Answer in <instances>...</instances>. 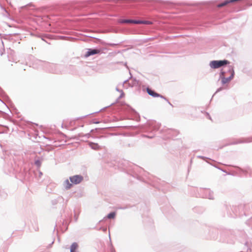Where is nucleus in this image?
Masks as SVG:
<instances>
[{
  "label": "nucleus",
  "instance_id": "nucleus-1",
  "mask_svg": "<svg viewBox=\"0 0 252 252\" xmlns=\"http://www.w3.org/2000/svg\"><path fill=\"white\" fill-rule=\"evenodd\" d=\"M228 71L231 74L229 77H225L224 74H225V71H224L223 69H221L220 70V77L221 79V84L224 85L227 82L230 81L233 78L235 75V72L234 70L233 66L232 65H228Z\"/></svg>",
  "mask_w": 252,
  "mask_h": 252
},
{
  "label": "nucleus",
  "instance_id": "nucleus-2",
  "mask_svg": "<svg viewBox=\"0 0 252 252\" xmlns=\"http://www.w3.org/2000/svg\"><path fill=\"white\" fill-rule=\"evenodd\" d=\"M230 62L227 60H214L211 61L209 65L211 68L217 69L220 67H223L228 64Z\"/></svg>",
  "mask_w": 252,
  "mask_h": 252
},
{
  "label": "nucleus",
  "instance_id": "nucleus-3",
  "mask_svg": "<svg viewBox=\"0 0 252 252\" xmlns=\"http://www.w3.org/2000/svg\"><path fill=\"white\" fill-rule=\"evenodd\" d=\"M46 67H47V70L49 72L53 73H60L61 71L60 68L61 66L59 65L55 64L53 63H44Z\"/></svg>",
  "mask_w": 252,
  "mask_h": 252
},
{
  "label": "nucleus",
  "instance_id": "nucleus-4",
  "mask_svg": "<svg viewBox=\"0 0 252 252\" xmlns=\"http://www.w3.org/2000/svg\"><path fill=\"white\" fill-rule=\"evenodd\" d=\"M200 196L202 198L214 199V193L210 189H200Z\"/></svg>",
  "mask_w": 252,
  "mask_h": 252
},
{
  "label": "nucleus",
  "instance_id": "nucleus-5",
  "mask_svg": "<svg viewBox=\"0 0 252 252\" xmlns=\"http://www.w3.org/2000/svg\"><path fill=\"white\" fill-rule=\"evenodd\" d=\"M32 35L36 37L40 38L42 40L45 41L46 43L50 44L49 40L53 38L52 35L49 34H42L40 33H32Z\"/></svg>",
  "mask_w": 252,
  "mask_h": 252
},
{
  "label": "nucleus",
  "instance_id": "nucleus-6",
  "mask_svg": "<svg viewBox=\"0 0 252 252\" xmlns=\"http://www.w3.org/2000/svg\"><path fill=\"white\" fill-rule=\"evenodd\" d=\"M69 180L72 184L77 185L83 180V177L81 175H76L69 177Z\"/></svg>",
  "mask_w": 252,
  "mask_h": 252
},
{
  "label": "nucleus",
  "instance_id": "nucleus-7",
  "mask_svg": "<svg viewBox=\"0 0 252 252\" xmlns=\"http://www.w3.org/2000/svg\"><path fill=\"white\" fill-rule=\"evenodd\" d=\"M100 52V50L97 48H90L88 49L86 52L85 57L86 58L89 57L91 56L94 55L99 54Z\"/></svg>",
  "mask_w": 252,
  "mask_h": 252
},
{
  "label": "nucleus",
  "instance_id": "nucleus-8",
  "mask_svg": "<svg viewBox=\"0 0 252 252\" xmlns=\"http://www.w3.org/2000/svg\"><path fill=\"white\" fill-rule=\"evenodd\" d=\"M119 23L121 24H139V20H133V19H120L119 20Z\"/></svg>",
  "mask_w": 252,
  "mask_h": 252
},
{
  "label": "nucleus",
  "instance_id": "nucleus-9",
  "mask_svg": "<svg viewBox=\"0 0 252 252\" xmlns=\"http://www.w3.org/2000/svg\"><path fill=\"white\" fill-rule=\"evenodd\" d=\"M147 93L149 95L152 96L153 97H158L159 94L156 93L154 90L151 89L149 87L146 88Z\"/></svg>",
  "mask_w": 252,
  "mask_h": 252
},
{
  "label": "nucleus",
  "instance_id": "nucleus-10",
  "mask_svg": "<svg viewBox=\"0 0 252 252\" xmlns=\"http://www.w3.org/2000/svg\"><path fill=\"white\" fill-rule=\"evenodd\" d=\"M63 201V198L62 196H59L57 198L52 199L51 201V203L52 205L54 206L57 205L60 201Z\"/></svg>",
  "mask_w": 252,
  "mask_h": 252
},
{
  "label": "nucleus",
  "instance_id": "nucleus-11",
  "mask_svg": "<svg viewBox=\"0 0 252 252\" xmlns=\"http://www.w3.org/2000/svg\"><path fill=\"white\" fill-rule=\"evenodd\" d=\"M90 133H87L86 134H83V133H79L77 135H75V138L76 139H81L82 138L85 137L86 139L88 138L90 136Z\"/></svg>",
  "mask_w": 252,
  "mask_h": 252
},
{
  "label": "nucleus",
  "instance_id": "nucleus-12",
  "mask_svg": "<svg viewBox=\"0 0 252 252\" xmlns=\"http://www.w3.org/2000/svg\"><path fill=\"white\" fill-rule=\"evenodd\" d=\"M78 245L76 242H73L70 247V252H76Z\"/></svg>",
  "mask_w": 252,
  "mask_h": 252
},
{
  "label": "nucleus",
  "instance_id": "nucleus-13",
  "mask_svg": "<svg viewBox=\"0 0 252 252\" xmlns=\"http://www.w3.org/2000/svg\"><path fill=\"white\" fill-rule=\"evenodd\" d=\"M63 186L66 189H68L72 186V184L68 179H66L63 182Z\"/></svg>",
  "mask_w": 252,
  "mask_h": 252
},
{
  "label": "nucleus",
  "instance_id": "nucleus-14",
  "mask_svg": "<svg viewBox=\"0 0 252 252\" xmlns=\"http://www.w3.org/2000/svg\"><path fill=\"white\" fill-rule=\"evenodd\" d=\"M149 126L150 128L153 129V130H157L159 128L158 125L157 124L156 122H151L149 123Z\"/></svg>",
  "mask_w": 252,
  "mask_h": 252
},
{
  "label": "nucleus",
  "instance_id": "nucleus-15",
  "mask_svg": "<svg viewBox=\"0 0 252 252\" xmlns=\"http://www.w3.org/2000/svg\"><path fill=\"white\" fill-rule=\"evenodd\" d=\"M43 159V158H38L37 159H35L34 164L36 166V167L39 168L41 166V161Z\"/></svg>",
  "mask_w": 252,
  "mask_h": 252
},
{
  "label": "nucleus",
  "instance_id": "nucleus-16",
  "mask_svg": "<svg viewBox=\"0 0 252 252\" xmlns=\"http://www.w3.org/2000/svg\"><path fill=\"white\" fill-rule=\"evenodd\" d=\"M116 213L115 212H112L110 213H109L106 217H104V218H107L108 219H113L116 217Z\"/></svg>",
  "mask_w": 252,
  "mask_h": 252
},
{
  "label": "nucleus",
  "instance_id": "nucleus-17",
  "mask_svg": "<svg viewBox=\"0 0 252 252\" xmlns=\"http://www.w3.org/2000/svg\"><path fill=\"white\" fill-rule=\"evenodd\" d=\"M249 141L246 140H243L242 139H237L235 140L234 142H232L230 144L231 145H235V144H241L243 143H246L248 142Z\"/></svg>",
  "mask_w": 252,
  "mask_h": 252
},
{
  "label": "nucleus",
  "instance_id": "nucleus-18",
  "mask_svg": "<svg viewBox=\"0 0 252 252\" xmlns=\"http://www.w3.org/2000/svg\"><path fill=\"white\" fill-rule=\"evenodd\" d=\"M89 145L92 149L97 150L99 148V146L93 142H90Z\"/></svg>",
  "mask_w": 252,
  "mask_h": 252
},
{
  "label": "nucleus",
  "instance_id": "nucleus-19",
  "mask_svg": "<svg viewBox=\"0 0 252 252\" xmlns=\"http://www.w3.org/2000/svg\"><path fill=\"white\" fill-rule=\"evenodd\" d=\"M152 22L147 20H139V24L151 25Z\"/></svg>",
  "mask_w": 252,
  "mask_h": 252
},
{
  "label": "nucleus",
  "instance_id": "nucleus-20",
  "mask_svg": "<svg viewBox=\"0 0 252 252\" xmlns=\"http://www.w3.org/2000/svg\"><path fill=\"white\" fill-rule=\"evenodd\" d=\"M142 136L144 137H147V138L151 139V138H153L155 136V135L153 134H151V135L143 134V135H142Z\"/></svg>",
  "mask_w": 252,
  "mask_h": 252
},
{
  "label": "nucleus",
  "instance_id": "nucleus-21",
  "mask_svg": "<svg viewBox=\"0 0 252 252\" xmlns=\"http://www.w3.org/2000/svg\"><path fill=\"white\" fill-rule=\"evenodd\" d=\"M177 131L174 130H168V133L169 134H171V136H172V134H173L174 133H176Z\"/></svg>",
  "mask_w": 252,
  "mask_h": 252
},
{
  "label": "nucleus",
  "instance_id": "nucleus-22",
  "mask_svg": "<svg viewBox=\"0 0 252 252\" xmlns=\"http://www.w3.org/2000/svg\"><path fill=\"white\" fill-rule=\"evenodd\" d=\"M158 97H160V98L164 99L165 101H168V99L167 98H166L165 97H164V96L162 95L161 94H159V96H158Z\"/></svg>",
  "mask_w": 252,
  "mask_h": 252
},
{
  "label": "nucleus",
  "instance_id": "nucleus-23",
  "mask_svg": "<svg viewBox=\"0 0 252 252\" xmlns=\"http://www.w3.org/2000/svg\"><path fill=\"white\" fill-rule=\"evenodd\" d=\"M197 158L203 159L207 158L206 157H203V156H197Z\"/></svg>",
  "mask_w": 252,
  "mask_h": 252
},
{
  "label": "nucleus",
  "instance_id": "nucleus-24",
  "mask_svg": "<svg viewBox=\"0 0 252 252\" xmlns=\"http://www.w3.org/2000/svg\"><path fill=\"white\" fill-rule=\"evenodd\" d=\"M223 89V88L222 87H220L219 88H218L217 91H216L215 92V94L220 92V91H221Z\"/></svg>",
  "mask_w": 252,
  "mask_h": 252
},
{
  "label": "nucleus",
  "instance_id": "nucleus-25",
  "mask_svg": "<svg viewBox=\"0 0 252 252\" xmlns=\"http://www.w3.org/2000/svg\"><path fill=\"white\" fill-rule=\"evenodd\" d=\"M121 94L119 97L117 99H119L120 98L122 97L124 95V93L123 91H122V92H121ZM117 101H118V100H117Z\"/></svg>",
  "mask_w": 252,
  "mask_h": 252
},
{
  "label": "nucleus",
  "instance_id": "nucleus-26",
  "mask_svg": "<svg viewBox=\"0 0 252 252\" xmlns=\"http://www.w3.org/2000/svg\"><path fill=\"white\" fill-rule=\"evenodd\" d=\"M206 115H207V117L208 119L211 120V116H210V115L209 114V113H206Z\"/></svg>",
  "mask_w": 252,
  "mask_h": 252
},
{
  "label": "nucleus",
  "instance_id": "nucleus-27",
  "mask_svg": "<svg viewBox=\"0 0 252 252\" xmlns=\"http://www.w3.org/2000/svg\"><path fill=\"white\" fill-rule=\"evenodd\" d=\"M118 44H115V43H110L109 45L111 46H115L116 45H117Z\"/></svg>",
  "mask_w": 252,
  "mask_h": 252
},
{
  "label": "nucleus",
  "instance_id": "nucleus-28",
  "mask_svg": "<svg viewBox=\"0 0 252 252\" xmlns=\"http://www.w3.org/2000/svg\"><path fill=\"white\" fill-rule=\"evenodd\" d=\"M116 90L119 92H122L123 90L119 89L118 88H116Z\"/></svg>",
  "mask_w": 252,
  "mask_h": 252
},
{
  "label": "nucleus",
  "instance_id": "nucleus-29",
  "mask_svg": "<svg viewBox=\"0 0 252 252\" xmlns=\"http://www.w3.org/2000/svg\"><path fill=\"white\" fill-rule=\"evenodd\" d=\"M128 79H127V80H126L124 81L123 82V86L125 84H126V83H127V82H128Z\"/></svg>",
  "mask_w": 252,
  "mask_h": 252
},
{
  "label": "nucleus",
  "instance_id": "nucleus-30",
  "mask_svg": "<svg viewBox=\"0 0 252 252\" xmlns=\"http://www.w3.org/2000/svg\"><path fill=\"white\" fill-rule=\"evenodd\" d=\"M42 175V173L40 171H39V176L40 177Z\"/></svg>",
  "mask_w": 252,
  "mask_h": 252
},
{
  "label": "nucleus",
  "instance_id": "nucleus-31",
  "mask_svg": "<svg viewBox=\"0 0 252 252\" xmlns=\"http://www.w3.org/2000/svg\"><path fill=\"white\" fill-rule=\"evenodd\" d=\"M167 103L171 105L172 107H173V105L170 102V101L168 100V101H166Z\"/></svg>",
  "mask_w": 252,
  "mask_h": 252
},
{
  "label": "nucleus",
  "instance_id": "nucleus-32",
  "mask_svg": "<svg viewBox=\"0 0 252 252\" xmlns=\"http://www.w3.org/2000/svg\"><path fill=\"white\" fill-rule=\"evenodd\" d=\"M243 207L242 205H241L238 207V209L239 210L240 208H242Z\"/></svg>",
  "mask_w": 252,
  "mask_h": 252
},
{
  "label": "nucleus",
  "instance_id": "nucleus-33",
  "mask_svg": "<svg viewBox=\"0 0 252 252\" xmlns=\"http://www.w3.org/2000/svg\"><path fill=\"white\" fill-rule=\"evenodd\" d=\"M34 230L36 231L38 230V226H36V227H34Z\"/></svg>",
  "mask_w": 252,
  "mask_h": 252
},
{
  "label": "nucleus",
  "instance_id": "nucleus-34",
  "mask_svg": "<svg viewBox=\"0 0 252 252\" xmlns=\"http://www.w3.org/2000/svg\"><path fill=\"white\" fill-rule=\"evenodd\" d=\"M226 68H227V69H226V70H224V69H222L224 71H225V73H226V72H229L228 71V66H227V67H226Z\"/></svg>",
  "mask_w": 252,
  "mask_h": 252
},
{
  "label": "nucleus",
  "instance_id": "nucleus-35",
  "mask_svg": "<svg viewBox=\"0 0 252 252\" xmlns=\"http://www.w3.org/2000/svg\"><path fill=\"white\" fill-rule=\"evenodd\" d=\"M114 104V103H111L109 106L105 107V108H104V109H105L106 108H107V107H109L110 106H111V105H113ZM102 109H103V108Z\"/></svg>",
  "mask_w": 252,
  "mask_h": 252
},
{
  "label": "nucleus",
  "instance_id": "nucleus-36",
  "mask_svg": "<svg viewBox=\"0 0 252 252\" xmlns=\"http://www.w3.org/2000/svg\"><path fill=\"white\" fill-rule=\"evenodd\" d=\"M65 38V37L63 36H60V39H64Z\"/></svg>",
  "mask_w": 252,
  "mask_h": 252
},
{
  "label": "nucleus",
  "instance_id": "nucleus-37",
  "mask_svg": "<svg viewBox=\"0 0 252 252\" xmlns=\"http://www.w3.org/2000/svg\"><path fill=\"white\" fill-rule=\"evenodd\" d=\"M111 252H115V250H114V249H113V248H111Z\"/></svg>",
  "mask_w": 252,
  "mask_h": 252
},
{
  "label": "nucleus",
  "instance_id": "nucleus-38",
  "mask_svg": "<svg viewBox=\"0 0 252 252\" xmlns=\"http://www.w3.org/2000/svg\"><path fill=\"white\" fill-rule=\"evenodd\" d=\"M235 211L236 214L238 213V211H237V208H235Z\"/></svg>",
  "mask_w": 252,
  "mask_h": 252
},
{
  "label": "nucleus",
  "instance_id": "nucleus-39",
  "mask_svg": "<svg viewBox=\"0 0 252 252\" xmlns=\"http://www.w3.org/2000/svg\"><path fill=\"white\" fill-rule=\"evenodd\" d=\"M126 207H123V208H121V209H126Z\"/></svg>",
  "mask_w": 252,
  "mask_h": 252
},
{
  "label": "nucleus",
  "instance_id": "nucleus-40",
  "mask_svg": "<svg viewBox=\"0 0 252 252\" xmlns=\"http://www.w3.org/2000/svg\"><path fill=\"white\" fill-rule=\"evenodd\" d=\"M0 100L5 105H6V104L0 99Z\"/></svg>",
  "mask_w": 252,
  "mask_h": 252
},
{
  "label": "nucleus",
  "instance_id": "nucleus-41",
  "mask_svg": "<svg viewBox=\"0 0 252 252\" xmlns=\"http://www.w3.org/2000/svg\"><path fill=\"white\" fill-rule=\"evenodd\" d=\"M248 242H246L245 243V245H248Z\"/></svg>",
  "mask_w": 252,
  "mask_h": 252
},
{
  "label": "nucleus",
  "instance_id": "nucleus-42",
  "mask_svg": "<svg viewBox=\"0 0 252 252\" xmlns=\"http://www.w3.org/2000/svg\"><path fill=\"white\" fill-rule=\"evenodd\" d=\"M94 123H95V124H98V123H99V122H94Z\"/></svg>",
  "mask_w": 252,
  "mask_h": 252
},
{
  "label": "nucleus",
  "instance_id": "nucleus-43",
  "mask_svg": "<svg viewBox=\"0 0 252 252\" xmlns=\"http://www.w3.org/2000/svg\"><path fill=\"white\" fill-rule=\"evenodd\" d=\"M54 241L51 243V244H53Z\"/></svg>",
  "mask_w": 252,
  "mask_h": 252
}]
</instances>
